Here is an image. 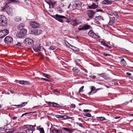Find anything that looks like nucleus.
<instances>
[{
  "mask_svg": "<svg viewBox=\"0 0 133 133\" xmlns=\"http://www.w3.org/2000/svg\"><path fill=\"white\" fill-rule=\"evenodd\" d=\"M85 116L89 117H91V115L89 113H87L85 115Z\"/></svg>",
  "mask_w": 133,
  "mask_h": 133,
  "instance_id": "nucleus-39",
  "label": "nucleus"
},
{
  "mask_svg": "<svg viewBox=\"0 0 133 133\" xmlns=\"http://www.w3.org/2000/svg\"><path fill=\"white\" fill-rule=\"evenodd\" d=\"M120 117H121L120 116H116V117H114V118H115V119H117L119 118H120Z\"/></svg>",
  "mask_w": 133,
  "mask_h": 133,
  "instance_id": "nucleus-58",
  "label": "nucleus"
},
{
  "mask_svg": "<svg viewBox=\"0 0 133 133\" xmlns=\"http://www.w3.org/2000/svg\"><path fill=\"white\" fill-rule=\"evenodd\" d=\"M55 2L54 1H52L51 0H50L49 4L50 7L51 5L52 6V8H54L55 4Z\"/></svg>",
  "mask_w": 133,
  "mask_h": 133,
  "instance_id": "nucleus-21",
  "label": "nucleus"
},
{
  "mask_svg": "<svg viewBox=\"0 0 133 133\" xmlns=\"http://www.w3.org/2000/svg\"><path fill=\"white\" fill-rule=\"evenodd\" d=\"M5 36L4 34L3 33L2 31H0V38H2L4 37Z\"/></svg>",
  "mask_w": 133,
  "mask_h": 133,
  "instance_id": "nucleus-29",
  "label": "nucleus"
},
{
  "mask_svg": "<svg viewBox=\"0 0 133 133\" xmlns=\"http://www.w3.org/2000/svg\"><path fill=\"white\" fill-rule=\"evenodd\" d=\"M73 70L75 72H78L79 71L76 68H74L73 69Z\"/></svg>",
  "mask_w": 133,
  "mask_h": 133,
  "instance_id": "nucleus-38",
  "label": "nucleus"
},
{
  "mask_svg": "<svg viewBox=\"0 0 133 133\" xmlns=\"http://www.w3.org/2000/svg\"><path fill=\"white\" fill-rule=\"evenodd\" d=\"M49 49L50 50H54L56 49V48L55 46H50L49 47Z\"/></svg>",
  "mask_w": 133,
  "mask_h": 133,
  "instance_id": "nucleus-32",
  "label": "nucleus"
},
{
  "mask_svg": "<svg viewBox=\"0 0 133 133\" xmlns=\"http://www.w3.org/2000/svg\"><path fill=\"white\" fill-rule=\"evenodd\" d=\"M112 2V1L108 0H105L103 1V4H111Z\"/></svg>",
  "mask_w": 133,
  "mask_h": 133,
  "instance_id": "nucleus-23",
  "label": "nucleus"
},
{
  "mask_svg": "<svg viewBox=\"0 0 133 133\" xmlns=\"http://www.w3.org/2000/svg\"><path fill=\"white\" fill-rule=\"evenodd\" d=\"M24 24L23 23H21L17 26V28L18 29L21 30L23 29L22 28L24 27Z\"/></svg>",
  "mask_w": 133,
  "mask_h": 133,
  "instance_id": "nucleus-20",
  "label": "nucleus"
},
{
  "mask_svg": "<svg viewBox=\"0 0 133 133\" xmlns=\"http://www.w3.org/2000/svg\"><path fill=\"white\" fill-rule=\"evenodd\" d=\"M21 43L19 42H18L17 43H15V46H16L18 47H21Z\"/></svg>",
  "mask_w": 133,
  "mask_h": 133,
  "instance_id": "nucleus-30",
  "label": "nucleus"
},
{
  "mask_svg": "<svg viewBox=\"0 0 133 133\" xmlns=\"http://www.w3.org/2000/svg\"><path fill=\"white\" fill-rule=\"evenodd\" d=\"M2 31L3 33L4 34L5 36L9 33V31L7 29L4 30Z\"/></svg>",
  "mask_w": 133,
  "mask_h": 133,
  "instance_id": "nucleus-26",
  "label": "nucleus"
},
{
  "mask_svg": "<svg viewBox=\"0 0 133 133\" xmlns=\"http://www.w3.org/2000/svg\"><path fill=\"white\" fill-rule=\"evenodd\" d=\"M62 130L55 128L51 131V133H62Z\"/></svg>",
  "mask_w": 133,
  "mask_h": 133,
  "instance_id": "nucleus-12",
  "label": "nucleus"
},
{
  "mask_svg": "<svg viewBox=\"0 0 133 133\" xmlns=\"http://www.w3.org/2000/svg\"><path fill=\"white\" fill-rule=\"evenodd\" d=\"M98 7V6L96 5L94 3H93L91 5H89L88 6L89 9H95L97 8Z\"/></svg>",
  "mask_w": 133,
  "mask_h": 133,
  "instance_id": "nucleus-13",
  "label": "nucleus"
},
{
  "mask_svg": "<svg viewBox=\"0 0 133 133\" xmlns=\"http://www.w3.org/2000/svg\"><path fill=\"white\" fill-rule=\"evenodd\" d=\"M114 12H110L109 14L110 15L112 16H113V17H114Z\"/></svg>",
  "mask_w": 133,
  "mask_h": 133,
  "instance_id": "nucleus-44",
  "label": "nucleus"
},
{
  "mask_svg": "<svg viewBox=\"0 0 133 133\" xmlns=\"http://www.w3.org/2000/svg\"><path fill=\"white\" fill-rule=\"evenodd\" d=\"M71 107L72 108H75V105L74 104H71Z\"/></svg>",
  "mask_w": 133,
  "mask_h": 133,
  "instance_id": "nucleus-48",
  "label": "nucleus"
},
{
  "mask_svg": "<svg viewBox=\"0 0 133 133\" xmlns=\"http://www.w3.org/2000/svg\"><path fill=\"white\" fill-rule=\"evenodd\" d=\"M84 87V86H82L81 87L80 89H79V92H81V91L82 90L83 88Z\"/></svg>",
  "mask_w": 133,
  "mask_h": 133,
  "instance_id": "nucleus-49",
  "label": "nucleus"
},
{
  "mask_svg": "<svg viewBox=\"0 0 133 133\" xmlns=\"http://www.w3.org/2000/svg\"><path fill=\"white\" fill-rule=\"evenodd\" d=\"M53 91L56 92H58V90L57 89H54L53 90Z\"/></svg>",
  "mask_w": 133,
  "mask_h": 133,
  "instance_id": "nucleus-62",
  "label": "nucleus"
},
{
  "mask_svg": "<svg viewBox=\"0 0 133 133\" xmlns=\"http://www.w3.org/2000/svg\"><path fill=\"white\" fill-rule=\"evenodd\" d=\"M37 129L40 131V133H44V130L42 127H37Z\"/></svg>",
  "mask_w": 133,
  "mask_h": 133,
  "instance_id": "nucleus-19",
  "label": "nucleus"
},
{
  "mask_svg": "<svg viewBox=\"0 0 133 133\" xmlns=\"http://www.w3.org/2000/svg\"><path fill=\"white\" fill-rule=\"evenodd\" d=\"M90 28H91V26L90 25H85L80 28H78L79 30H85Z\"/></svg>",
  "mask_w": 133,
  "mask_h": 133,
  "instance_id": "nucleus-9",
  "label": "nucleus"
},
{
  "mask_svg": "<svg viewBox=\"0 0 133 133\" xmlns=\"http://www.w3.org/2000/svg\"><path fill=\"white\" fill-rule=\"evenodd\" d=\"M2 129H4L5 130H8L6 128H5V127H1L0 128V130Z\"/></svg>",
  "mask_w": 133,
  "mask_h": 133,
  "instance_id": "nucleus-51",
  "label": "nucleus"
},
{
  "mask_svg": "<svg viewBox=\"0 0 133 133\" xmlns=\"http://www.w3.org/2000/svg\"><path fill=\"white\" fill-rule=\"evenodd\" d=\"M24 43L26 45H31L33 43V41L30 38H26L25 39L24 41Z\"/></svg>",
  "mask_w": 133,
  "mask_h": 133,
  "instance_id": "nucleus-6",
  "label": "nucleus"
},
{
  "mask_svg": "<svg viewBox=\"0 0 133 133\" xmlns=\"http://www.w3.org/2000/svg\"><path fill=\"white\" fill-rule=\"evenodd\" d=\"M53 17L54 18L61 22H63V20L62 19L63 18L66 19V17L64 16L57 14H56Z\"/></svg>",
  "mask_w": 133,
  "mask_h": 133,
  "instance_id": "nucleus-4",
  "label": "nucleus"
},
{
  "mask_svg": "<svg viewBox=\"0 0 133 133\" xmlns=\"http://www.w3.org/2000/svg\"><path fill=\"white\" fill-rule=\"evenodd\" d=\"M15 106L17 107L18 108H21V105H15Z\"/></svg>",
  "mask_w": 133,
  "mask_h": 133,
  "instance_id": "nucleus-56",
  "label": "nucleus"
},
{
  "mask_svg": "<svg viewBox=\"0 0 133 133\" xmlns=\"http://www.w3.org/2000/svg\"><path fill=\"white\" fill-rule=\"evenodd\" d=\"M7 24V19L6 17L2 15H0V25L5 26Z\"/></svg>",
  "mask_w": 133,
  "mask_h": 133,
  "instance_id": "nucleus-1",
  "label": "nucleus"
},
{
  "mask_svg": "<svg viewBox=\"0 0 133 133\" xmlns=\"http://www.w3.org/2000/svg\"><path fill=\"white\" fill-rule=\"evenodd\" d=\"M114 16H115V17H116L117 18H118V14H117L116 12H114Z\"/></svg>",
  "mask_w": 133,
  "mask_h": 133,
  "instance_id": "nucleus-42",
  "label": "nucleus"
},
{
  "mask_svg": "<svg viewBox=\"0 0 133 133\" xmlns=\"http://www.w3.org/2000/svg\"><path fill=\"white\" fill-rule=\"evenodd\" d=\"M98 118H99V119L101 121L105 120L106 119L104 117H98Z\"/></svg>",
  "mask_w": 133,
  "mask_h": 133,
  "instance_id": "nucleus-34",
  "label": "nucleus"
},
{
  "mask_svg": "<svg viewBox=\"0 0 133 133\" xmlns=\"http://www.w3.org/2000/svg\"><path fill=\"white\" fill-rule=\"evenodd\" d=\"M89 111V110L88 109H84L83 111L84 112H88Z\"/></svg>",
  "mask_w": 133,
  "mask_h": 133,
  "instance_id": "nucleus-55",
  "label": "nucleus"
},
{
  "mask_svg": "<svg viewBox=\"0 0 133 133\" xmlns=\"http://www.w3.org/2000/svg\"><path fill=\"white\" fill-rule=\"evenodd\" d=\"M126 74L127 75H128V76H130L131 75V74L130 73H129V72H127L126 73Z\"/></svg>",
  "mask_w": 133,
  "mask_h": 133,
  "instance_id": "nucleus-57",
  "label": "nucleus"
},
{
  "mask_svg": "<svg viewBox=\"0 0 133 133\" xmlns=\"http://www.w3.org/2000/svg\"><path fill=\"white\" fill-rule=\"evenodd\" d=\"M17 133H25V132L24 131V130H23L22 132H18Z\"/></svg>",
  "mask_w": 133,
  "mask_h": 133,
  "instance_id": "nucleus-60",
  "label": "nucleus"
},
{
  "mask_svg": "<svg viewBox=\"0 0 133 133\" xmlns=\"http://www.w3.org/2000/svg\"><path fill=\"white\" fill-rule=\"evenodd\" d=\"M8 3H10L11 2H15V0H8Z\"/></svg>",
  "mask_w": 133,
  "mask_h": 133,
  "instance_id": "nucleus-43",
  "label": "nucleus"
},
{
  "mask_svg": "<svg viewBox=\"0 0 133 133\" xmlns=\"http://www.w3.org/2000/svg\"><path fill=\"white\" fill-rule=\"evenodd\" d=\"M96 18H97V19L98 20H101V19H102L103 20H104V19H103V17L101 16H99L97 17H96Z\"/></svg>",
  "mask_w": 133,
  "mask_h": 133,
  "instance_id": "nucleus-35",
  "label": "nucleus"
},
{
  "mask_svg": "<svg viewBox=\"0 0 133 133\" xmlns=\"http://www.w3.org/2000/svg\"><path fill=\"white\" fill-rule=\"evenodd\" d=\"M16 118L17 117H14L13 118V119H16Z\"/></svg>",
  "mask_w": 133,
  "mask_h": 133,
  "instance_id": "nucleus-63",
  "label": "nucleus"
},
{
  "mask_svg": "<svg viewBox=\"0 0 133 133\" xmlns=\"http://www.w3.org/2000/svg\"><path fill=\"white\" fill-rule=\"evenodd\" d=\"M62 129L70 133L74 131L75 130L74 129H71L65 127L63 128Z\"/></svg>",
  "mask_w": 133,
  "mask_h": 133,
  "instance_id": "nucleus-14",
  "label": "nucleus"
},
{
  "mask_svg": "<svg viewBox=\"0 0 133 133\" xmlns=\"http://www.w3.org/2000/svg\"><path fill=\"white\" fill-rule=\"evenodd\" d=\"M101 88H98V89H95V91H94V92H93V93H96V91H98V90H101Z\"/></svg>",
  "mask_w": 133,
  "mask_h": 133,
  "instance_id": "nucleus-52",
  "label": "nucleus"
},
{
  "mask_svg": "<svg viewBox=\"0 0 133 133\" xmlns=\"http://www.w3.org/2000/svg\"><path fill=\"white\" fill-rule=\"evenodd\" d=\"M34 126L31 125H24V127L28 128L26 130H24L25 133H33V131L34 130Z\"/></svg>",
  "mask_w": 133,
  "mask_h": 133,
  "instance_id": "nucleus-3",
  "label": "nucleus"
},
{
  "mask_svg": "<svg viewBox=\"0 0 133 133\" xmlns=\"http://www.w3.org/2000/svg\"><path fill=\"white\" fill-rule=\"evenodd\" d=\"M72 22H73V26H77L80 23V22H79L78 20H77L76 19L72 20Z\"/></svg>",
  "mask_w": 133,
  "mask_h": 133,
  "instance_id": "nucleus-16",
  "label": "nucleus"
},
{
  "mask_svg": "<svg viewBox=\"0 0 133 133\" xmlns=\"http://www.w3.org/2000/svg\"><path fill=\"white\" fill-rule=\"evenodd\" d=\"M48 104H51L53 105V106L54 107H58L59 105L58 103L54 102H48Z\"/></svg>",
  "mask_w": 133,
  "mask_h": 133,
  "instance_id": "nucleus-24",
  "label": "nucleus"
},
{
  "mask_svg": "<svg viewBox=\"0 0 133 133\" xmlns=\"http://www.w3.org/2000/svg\"><path fill=\"white\" fill-rule=\"evenodd\" d=\"M56 117L58 118H62V115H56Z\"/></svg>",
  "mask_w": 133,
  "mask_h": 133,
  "instance_id": "nucleus-41",
  "label": "nucleus"
},
{
  "mask_svg": "<svg viewBox=\"0 0 133 133\" xmlns=\"http://www.w3.org/2000/svg\"><path fill=\"white\" fill-rule=\"evenodd\" d=\"M15 2H16V3L17 4H19L20 3V2L19 1H16H16Z\"/></svg>",
  "mask_w": 133,
  "mask_h": 133,
  "instance_id": "nucleus-59",
  "label": "nucleus"
},
{
  "mask_svg": "<svg viewBox=\"0 0 133 133\" xmlns=\"http://www.w3.org/2000/svg\"><path fill=\"white\" fill-rule=\"evenodd\" d=\"M38 31V33H39V34H41L42 32V31L41 30H39Z\"/></svg>",
  "mask_w": 133,
  "mask_h": 133,
  "instance_id": "nucleus-61",
  "label": "nucleus"
},
{
  "mask_svg": "<svg viewBox=\"0 0 133 133\" xmlns=\"http://www.w3.org/2000/svg\"><path fill=\"white\" fill-rule=\"evenodd\" d=\"M101 43L102 44L105 45H105H106L107 44H106V43L105 42H104L103 41H101Z\"/></svg>",
  "mask_w": 133,
  "mask_h": 133,
  "instance_id": "nucleus-40",
  "label": "nucleus"
},
{
  "mask_svg": "<svg viewBox=\"0 0 133 133\" xmlns=\"http://www.w3.org/2000/svg\"><path fill=\"white\" fill-rule=\"evenodd\" d=\"M27 104V102H25L22 103L21 104V106L22 107H23L25 106V104Z\"/></svg>",
  "mask_w": 133,
  "mask_h": 133,
  "instance_id": "nucleus-37",
  "label": "nucleus"
},
{
  "mask_svg": "<svg viewBox=\"0 0 133 133\" xmlns=\"http://www.w3.org/2000/svg\"><path fill=\"white\" fill-rule=\"evenodd\" d=\"M5 42L7 44H10L13 42L12 38L10 36H6L4 39Z\"/></svg>",
  "mask_w": 133,
  "mask_h": 133,
  "instance_id": "nucleus-7",
  "label": "nucleus"
},
{
  "mask_svg": "<svg viewBox=\"0 0 133 133\" xmlns=\"http://www.w3.org/2000/svg\"><path fill=\"white\" fill-rule=\"evenodd\" d=\"M88 35L94 38H98L99 37L95 34L92 31L90 30L88 33Z\"/></svg>",
  "mask_w": 133,
  "mask_h": 133,
  "instance_id": "nucleus-10",
  "label": "nucleus"
},
{
  "mask_svg": "<svg viewBox=\"0 0 133 133\" xmlns=\"http://www.w3.org/2000/svg\"><path fill=\"white\" fill-rule=\"evenodd\" d=\"M29 83L27 81H24V84H28Z\"/></svg>",
  "mask_w": 133,
  "mask_h": 133,
  "instance_id": "nucleus-54",
  "label": "nucleus"
},
{
  "mask_svg": "<svg viewBox=\"0 0 133 133\" xmlns=\"http://www.w3.org/2000/svg\"><path fill=\"white\" fill-rule=\"evenodd\" d=\"M76 124L77 125H78L81 127H83L82 124L81 123H79L78 122H76Z\"/></svg>",
  "mask_w": 133,
  "mask_h": 133,
  "instance_id": "nucleus-36",
  "label": "nucleus"
},
{
  "mask_svg": "<svg viewBox=\"0 0 133 133\" xmlns=\"http://www.w3.org/2000/svg\"><path fill=\"white\" fill-rule=\"evenodd\" d=\"M115 17H111L110 18V21L109 23V24L110 25H111L114 23L115 22Z\"/></svg>",
  "mask_w": 133,
  "mask_h": 133,
  "instance_id": "nucleus-15",
  "label": "nucleus"
},
{
  "mask_svg": "<svg viewBox=\"0 0 133 133\" xmlns=\"http://www.w3.org/2000/svg\"><path fill=\"white\" fill-rule=\"evenodd\" d=\"M34 34L35 35H39V33H38V30H35L34 32Z\"/></svg>",
  "mask_w": 133,
  "mask_h": 133,
  "instance_id": "nucleus-33",
  "label": "nucleus"
},
{
  "mask_svg": "<svg viewBox=\"0 0 133 133\" xmlns=\"http://www.w3.org/2000/svg\"><path fill=\"white\" fill-rule=\"evenodd\" d=\"M105 56H110V54H107L106 53H104L103 54Z\"/></svg>",
  "mask_w": 133,
  "mask_h": 133,
  "instance_id": "nucleus-46",
  "label": "nucleus"
},
{
  "mask_svg": "<svg viewBox=\"0 0 133 133\" xmlns=\"http://www.w3.org/2000/svg\"><path fill=\"white\" fill-rule=\"evenodd\" d=\"M27 33V30L25 29H24L21 30L20 32L16 34V36L18 38H23L24 36L26 35Z\"/></svg>",
  "mask_w": 133,
  "mask_h": 133,
  "instance_id": "nucleus-2",
  "label": "nucleus"
},
{
  "mask_svg": "<svg viewBox=\"0 0 133 133\" xmlns=\"http://www.w3.org/2000/svg\"><path fill=\"white\" fill-rule=\"evenodd\" d=\"M121 64L123 66H125L126 65V63L124 60L122 59L121 60L120 62Z\"/></svg>",
  "mask_w": 133,
  "mask_h": 133,
  "instance_id": "nucleus-25",
  "label": "nucleus"
},
{
  "mask_svg": "<svg viewBox=\"0 0 133 133\" xmlns=\"http://www.w3.org/2000/svg\"><path fill=\"white\" fill-rule=\"evenodd\" d=\"M5 10L9 14L11 13L12 11V9L9 6L5 8Z\"/></svg>",
  "mask_w": 133,
  "mask_h": 133,
  "instance_id": "nucleus-17",
  "label": "nucleus"
},
{
  "mask_svg": "<svg viewBox=\"0 0 133 133\" xmlns=\"http://www.w3.org/2000/svg\"><path fill=\"white\" fill-rule=\"evenodd\" d=\"M90 89H91V91L90 92L88 93V94L89 95H90L92 94L93 93H92V92L93 91L94 92L95 91V88L94 86H91L90 87Z\"/></svg>",
  "mask_w": 133,
  "mask_h": 133,
  "instance_id": "nucleus-18",
  "label": "nucleus"
},
{
  "mask_svg": "<svg viewBox=\"0 0 133 133\" xmlns=\"http://www.w3.org/2000/svg\"><path fill=\"white\" fill-rule=\"evenodd\" d=\"M43 75L45 77L47 78H49L51 76L49 75V74H44L43 73H42Z\"/></svg>",
  "mask_w": 133,
  "mask_h": 133,
  "instance_id": "nucleus-28",
  "label": "nucleus"
},
{
  "mask_svg": "<svg viewBox=\"0 0 133 133\" xmlns=\"http://www.w3.org/2000/svg\"><path fill=\"white\" fill-rule=\"evenodd\" d=\"M33 49L36 52H38L43 50L44 48L42 46L36 45L33 46Z\"/></svg>",
  "mask_w": 133,
  "mask_h": 133,
  "instance_id": "nucleus-5",
  "label": "nucleus"
},
{
  "mask_svg": "<svg viewBox=\"0 0 133 133\" xmlns=\"http://www.w3.org/2000/svg\"><path fill=\"white\" fill-rule=\"evenodd\" d=\"M21 20V18L19 17H17L15 19V21L19 22Z\"/></svg>",
  "mask_w": 133,
  "mask_h": 133,
  "instance_id": "nucleus-31",
  "label": "nucleus"
},
{
  "mask_svg": "<svg viewBox=\"0 0 133 133\" xmlns=\"http://www.w3.org/2000/svg\"><path fill=\"white\" fill-rule=\"evenodd\" d=\"M19 83L21 84H24V81H19Z\"/></svg>",
  "mask_w": 133,
  "mask_h": 133,
  "instance_id": "nucleus-53",
  "label": "nucleus"
},
{
  "mask_svg": "<svg viewBox=\"0 0 133 133\" xmlns=\"http://www.w3.org/2000/svg\"><path fill=\"white\" fill-rule=\"evenodd\" d=\"M95 13L92 10H89L87 12V15L89 17L92 18Z\"/></svg>",
  "mask_w": 133,
  "mask_h": 133,
  "instance_id": "nucleus-11",
  "label": "nucleus"
},
{
  "mask_svg": "<svg viewBox=\"0 0 133 133\" xmlns=\"http://www.w3.org/2000/svg\"><path fill=\"white\" fill-rule=\"evenodd\" d=\"M30 24L31 27L34 28H37L40 26V25L39 23L36 21H33L30 22Z\"/></svg>",
  "mask_w": 133,
  "mask_h": 133,
  "instance_id": "nucleus-8",
  "label": "nucleus"
},
{
  "mask_svg": "<svg viewBox=\"0 0 133 133\" xmlns=\"http://www.w3.org/2000/svg\"><path fill=\"white\" fill-rule=\"evenodd\" d=\"M41 78V79L43 80L44 81H49V80L48 79L46 78Z\"/></svg>",
  "mask_w": 133,
  "mask_h": 133,
  "instance_id": "nucleus-47",
  "label": "nucleus"
},
{
  "mask_svg": "<svg viewBox=\"0 0 133 133\" xmlns=\"http://www.w3.org/2000/svg\"><path fill=\"white\" fill-rule=\"evenodd\" d=\"M62 118L64 119H70V117L66 115H62Z\"/></svg>",
  "mask_w": 133,
  "mask_h": 133,
  "instance_id": "nucleus-27",
  "label": "nucleus"
},
{
  "mask_svg": "<svg viewBox=\"0 0 133 133\" xmlns=\"http://www.w3.org/2000/svg\"><path fill=\"white\" fill-rule=\"evenodd\" d=\"M58 12L59 13H61L63 12V11L61 9H59L58 10Z\"/></svg>",
  "mask_w": 133,
  "mask_h": 133,
  "instance_id": "nucleus-45",
  "label": "nucleus"
},
{
  "mask_svg": "<svg viewBox=\"0 0 133 133\" xmlns=\"http://www.w3.org/2000/svg\"><path fill=\"white\" fill-rule=\"evenodd\" d=\"M71 5V4H69V5L68 6V9L69 8H70V5Z\"/></svg>",
  "mask_w": 133,
  "mask_h": 133,
  "instance_id": "nucleus-64",
  "label": "nucleus"
},
{
  "mask_svg": "<svg viewBox=\"0 0 133 133\" xmlns=\"http://www.w3.org/2000/svg\"><path fill=\"white\" fill-rule=\"evenodd\" d=\"M79 5V4L77 3H74L72 5V7L73 10L76 9L77 7Z\"/></svg>",
  "mask_w": 133,
  "mask_h": 133,
  "instance_id": "nucleus-22",
  "label": "nucleus"
},
{
  "mask_svg": "<svg viewBox=\"0 0 133 133\" xmlns=\"http://www.w3.org/2000/svg\"><path fill=\"white\" fill-rule=\"evenodd\" d=\"M105 46H106L108 49H111V47L110 46L108 45L107 44L106 45H105Z\"/></svg>",
  "mask_w": 133,
  "mask_h": 133,
  "instance_id": "nucleus-50",
  "label": "nucleus"
}]
</instances>
